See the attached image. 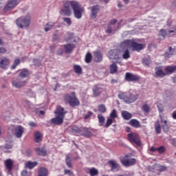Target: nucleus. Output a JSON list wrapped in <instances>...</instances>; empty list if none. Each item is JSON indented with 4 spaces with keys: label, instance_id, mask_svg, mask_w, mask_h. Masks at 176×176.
Listing matches in <instances>:
<instances>
[{
    "label": "nucleus",
    "instance_id": "dca6fc26",
    "mask_svg": "<svg viewBox=\"0 0 176 176\" xmlns=\"http://www.w3.org/2000/svg\"><path fill=\"white\" fill-rule=\"evenodd\" d=\"M27 81L21 80L19 78L14 79L12 82L13 87H16V89H20V87H23V86H25Z\"/></svg>",
    "mask_w": 176,
    "mask_h": 176
},
{
    "label": "nucleus",
    "instance_id": "052dcab7",
    "mask_svg": "<svg viewBox=\"0 0 176 176\" xmlns=\"http://www.w3.org/2000/svg\"><path fill=\"white\" fill-rule=\"evenodd\" d=\"M33 63L35 67H39L41 65V60L38 59H34Z\"/></svg>",
    "mask_w": 176,
    "mask_h": 176
},
{
    "label": "nucleus",
    "instance_id": "a878e982",
    "mask_svg": "<svg viewBox=\"0 0 176 176\" xmlns=\"http://www.w3.org/2000/svg\"><path fill=\"white\" fill-rule=\"evenodd\" d=\"M129 124L135 129H140V127H141V122H140L137 119L131 120Z\"/></svg>",
    "mask_w": 176,
    "mask_h": 176
},
{
    "label": "nucleus",
    "instance_id": "7c9ffc66",
    "mask_svg": "<svg viewBox=\"0 0 176 176\" xmlns=\"http://www.w3.org/2000/svg\"><path fill=\"white\" fill-rule=\"evenodd\" d=\"M121 115L124 120H130V119L133 118V114H131V113H129L127 111H122Z\"/></svg>",
    "mask_w": 176,
    "mask_h": 176
},
{
    "label": "nucleus",
    "instance_id": "5701e85b",
    "mask_svg": "<svg viewBox=\"0 0 176 176\" xmlns=\"http://www.w3.org/2000/svg\"><path fill=\"white\" fill-rule=\"evenodd\" d=\"M93 94L94 97H98L102 93V87H101V85H95L93 89Z\"/></svg>",
    "mask_w": 176,
    "mask_h": 176
},
{
    "label": "nucleus",
    "instance_id": "09e8293b",
    "mask_svg": "<svg viewBox=\"0 0 176 176\" xmlns=\"http://www.w3.org/2000/svg\"><path fill=\"white\" fill-rule=\"evenodd\" d=\"M142 111H144V112H146V113H149V111H151V107H149V105L145 104L142 107Z\"/></svg>",
    "mask_w": 176,
    "mask_h": 176
},
{
    "label": "nucleus",
    "instance_id": "f704fd0d",
    "mask_svg": "<svg viewBox=\"0 0 176 176\" xmlns=\"http://www.w3.org/2000/svg\"><path fill=\"white\" fill-rule=\"evenodd\" d=\"M109 69L110 74H116V72H118V65H116V63L113 62L110 65Z\"/></svg>",
    "mask_w": 176,
    "mask_h": 176
},
{
    "label": "nucleus",
    "instance_id": "4468645a",
    "mask_svg": "<svg viewBox=\"0 0 176 176\" xmlns=\"http://www.w3.org/2000/svg\"><path fill=\"white\" fill-rule=\"evenodd\" d=\"M10 64V60L9 58L3 56L0 58V68L1 69H8Z\"/></svg>",
    "mask_w": 176,
    "mask_h": 176
},
{
    "label": "nucleus",
    "instance_id": "72a5a7b5",
    "mask_svg": "<svg viewBox=\"0 0 176 176\" xmlns=\"http://www.w3.org/2000/svg\"><path fill=\"white\" fill-rule=\"evenodd\" d=\"M65 41L67 42H76V41L74 39V34L67 32L65 37Z\"/></svg>",
    "mask_w": 176,
    "mask_h": 176
},
{
    "label": "nucleus",
    "instance_id": "5fc2aeb1",
    "mask_svg": "<svg viewBox=\"0 0 176 176\" xmlns=\"http://www.w3.org/2000/svg\"><path fill=\"white\" fill-rule=\"evenodd\" d=\"M19 64H20V59H15L13 65L11 66L12 69H16V67Z\"/></svg>",
    "mask_w": 176,
    "mask_h": 176
},
{
    "label": "nucleus",
    "instance_id": "8fccbe9b",
    "mask_svg": "<svg viewBox=\"0 0 176 176\" xmlns=\"http://www.w3.org/2000/svg\"><path fill=\"white\" fill-rule=\"evenodd\" d=\"M93 58V56H91V54L88 53L85 56V63H91V60Z\"/></svg>",
    "mask_w": 176,
    "mask_h": 176
},
{
    "label": "nucleus",
    "instance_id": "49530a36",
    "mask_svg": "<svg viewBox=\"0 0 176 176\" xmlns=\"http://www.w3.org/2000/svg\"><path fill=\"white\" fill-rule=\"evenodd\" d=\"M142 63L144 65H151L152 64V60H151V57L148 56V58H145L142 60Z\"/></svg>",
    "mask_w": 176,
    "mask_h": 176
},
{
    "label": "nucleus",
    "instance_id": "20e7f679",
    "mask_svg": "<svg viewBox=\"0 0 176 176\" xmlns=\"http://www.w3.org/2000/svg\"><path fill=\"white\" fill-rule=\"evenodd\" d=\"M118 98L124 100L126 104H131V102H134L138 98V96L131 93L122 92L118 94Z\"/></svg>",
    "mask_w": 176,
    "mask_h": 176
},
{
    "label": "nucleus",
    "instance_id": "e2e57ef3",
    "mask_svg": "<svg viewBox=\"0 0 176 176\" xmlns=\"http://www.w3.org/2000/svg\"><path fill=\"white\" fill-rule=\"evenodd\" d=\"M28 96L29 97H31L32 98H35L36 97L35 93H34V91H29L28 93Z\"/></svg>",
    "mask_w": 176,
    "mask_h": 176
},
{
    "label": "nucleus",
    "instance_id": "603ef678",
    "mask_svg": "<svg viewBox=\"0 0 176 176\" xmlns=\"http://www.w3.org/2000/svg\"><path fill=\"white\" fill-rule=\"evenodd\" d=\"M74 69L76 74H80V72H82V67H80V66H79L78 65H75L74 66Z\"/></svg>",
    "mask_w": 176,
    "mask_h": 176
},
{
    "label": "nucleus",
    "instance_id": "a18cd8bd",
    "mask_svg": "<svg viewBox=\"0 0 176 176\" xmlns=\"http://www.w3.org/2000/svg\"><path fill=\"white\" fill-rule=\"evenodd\" d=\"M53 27H54V23H52V22L48 23L45 28V32H48V31H50L53 28Z\"/></svg>",
    "mask_w": 176,
    "mask_h": 176
},
{
    "label": "nucleus",
    "instance_id": "a19ab883",
    "mask_svg": "<svg viewBox=\"0 0 176 176\" xmlns=\"http://www.w3.org/2000/svg\"><path fill=\"white\" fill-rule=\"evenodd\" d=\"M154 127H155V133L157 134H160V133H162V126H160V123H159V121H157L155 123Z\"/></svg>",
    "mask_w": 176,
    "mask_h": 176
},
{
    "label": "nucleus",
    "instance_id": "f8f14e48",
    "mask_svg": "<svg viewBox=\"0 0 176 176\" xmlns=\"http://www.w3.org/2000/svg\"><path fill=\"white\" fill-rule=\"evenodd\" d=\"M160 119L161 127L162 130L164 131V133H167V131H168L170 129V125L167 122V119H166V118L162 116H160Z\"/></svg>",
    "mask_w": 176,
    "mask_h": 176
},
{
    "label": "nucleus",
    "instance_id": "ddd939ff",
    "mask_svg": "<svg viewBox=\"0 0 176 176\" xmlns=\"http://www.w3.org/2000/svg\"><path fill=\"white\" fill-rule=\"evenodd\" d=\"M19 5V2L17 0H10L8 3L4 7V12H8L9 10H12V9H14L16 6Z\"/></svg>",
    "mask_w": 176,
    "mask_h": 176
},
{
    "label": "nucleus",
    "instance_id": "4d7b16f0",
    "mask_svg": "<svg viewBox=\"0 0 176 176\" xmlns=\"http://www.w3.org/2000/svg\"><path fill=\"white\" fill-rule=\"evenodd\" d=\"M165 151H166V148H164V146H161L157 148V152H158V153H164Z\"/></svg>",
    "mask_w": 176,
    "mask_h": 176
},
{
    "label": "nucleus",
    "instance_id": "7ed1b4c3",
    "mask_svg": "<svg viewBox=\"0 0 176 176\" xmlns=\"http://www.w3.org/2000/svg\"><path fill=\"white\" fill-rule=\"evenodd\" d=\"M122 53H123V51L120 49L110 50L108 52L107 57L110 60H116V63H120L122 61Z\"/></svg>",
    "mask_w": 176,
    "mask_h": 176
},
{
    "label": "nucleus",
    "instance_id": "c9c22d12",
    "mask_svg": "<svg viewBox=\"0 0 176 176\" xmlns=\"http://www.w3.org/2000/svg\"><path fill=\"white\" fill-rule=\"evenodd\" d=\"M81 133L84 137H91V131L87 128L81 129Z\"/></svg>",
    "mask_w": 176,
    "mask_h": 176
},
{
    "label": "nucleus",
    "instance_id": "bf43d9fd",
    "mask_svg": "<svg viewBox=\"0 0 176 176\" xmlns=\"http://www.w3.org/2000/svg\"><path fill=\"white\" fill-rule=\"evenodd\" d=\"M93 115V112L91 111H87V113L85 114L84 119L85 120H88V119H90V116Z\"/></svg>",
    "mask_w": 176,
    "mask_h": 176
},
{
    "label": "nucleus",
    "instance_id": "473e14b6",
    "mask_svg": "<svg viewBox=\"0 0 176 176\" xmlns=\"http://www.w3.org/2000/svg\"><path fill=\"white\" fill-rule=\"evenodd\" d=\"M122 51L121 56L124 60H129L130 58V51L129 49L126 50H121Z\"/></svg>",
    "mask_w": 176,
    "mask_h": 176
},
{
    "label": "nucleus",
    "instance_id": "13d9d810",
    "mask_svg": "<svg viewBox=\"0 0 176 176\" xmlns=\"http://www.w3.org/2000/svg\"><path fill=\"white\" fill-rule=\"evenodd\" d=\"M64 23H66L67 25H71L72 24V21H71V18H63Z\"/></svg>",
    "mask_w": 176,
    "mask_h": 176
},
{
    "label": "nucleus",
    "instance_id": "4c0bfd02",
    "mask_svg": "<svg viewBox=\"0 0 176 176\" xmlns=\"http://www.w3.org/2000/svg\"><path fill=\"white\" fill-rule=\"evenodd\" d=\"M34 140L37 143H39L40 141H42V133L38 131H36L34 133Z\"/></svg>",
    "mask_w": 176,
    "mask_h": 176
},
{
    "label": "nucleus",
    "instance_id": "6ab92c4d",
    "mask_svg": "<svg viewBox=\"0 0 176 176\" xmlns=\"http://www.w3.org/2000/svg\"><path fill=\"white\" fill-rule=\"evenodd\" d=\"M155 78H164L167 74L166 72H163V68L160 66L156 67L155 68Z\"/></svg>",
    "mask_w": 176,
    "mask_h": 176
},
{
    "label": "nucleus",
    "instance_id": "c85d7f7f",
    "mask_svg": "<svg viewBox=\"0 0 176 176\" xmlns=\"http://www.w3.org/2000/svg\"><path fill=\"white\" fill-rule=\"evenodd\" d=\"M94 60L96 63H100V61H102V54L101 52L96 51L94 52Z\"/></svg>",
    "mask_w": 176,
    "mask_h": 176
},
{
    "label": "nucleus",
    "instance_id": "412c9836",
    "mask_svg": "<svg viewBox=\"0 0 176 176\" xmlns=\"http://www.w3.org/2000/svg\"><path fill=\"white\" fill-rule=\"evenodd\" d=\"M24 133V127L22 126H17L15 128L14 135L16 138H21L23 134Z\"/></svg>",
    "mask_w": 176,
    "mask_h": 176
},
{
    "label": "nucleus",
    "instance_id": "69168bd1",
    "mask_svg": "<svg viewBox=\"0 0 176 176\" xmlns=\"http://www.w3.org/2000/svg\"><path fill=\"white\" fill-rule=\"evenodd\" d=\"M12 146H13V144H12V143L6 144L5 148L6 149H12Z\"/></svg>",
    "mask_w": 176,
    "mask_h": 176
},
{
    "label": "nucleus",
    "instance_id": "2f4dec72",
    "mask_svg": "<svg viewBox=\"0 0 176 176\" xmlns=\"http://www.w3.org/2000/svg\"><path fill=\"white\" fill-rule=\"evenodd\" d=\"M19 76V78H21L22 79L28 78V76H30V71H28V69H23L21 71Z\"/></svg>",
    "mask_w": 176,
    "mask_h": 176
},
{
    "label": "nucleus",
    "instance_id": "f257e3e1",
    "mask_svg": "<svg viewBox=\"0 0 176 176\" xmlns=\"http://www.w3.org/2000/svg\"><path fill=\"white\" fill-rule=\"evenodd\" d=\"M54 113L56 117L51 120L52 123L53 124H56V126L63 124L64 122V118H65V113H67V111H65L64 108L61 107V106H58Z\"/></svg>",
    "mask_w": 176,
    "mask_h": 176
},
{
    "label": "nucleus",
    "instance_id": "37998d69",
    "mask_svg": "<svg viewBox=\"0 0 176 176\" xmlns=\"http://www.w3.org/2000/svg\"><path fill=\"white\" fill-rule=\"evenodd\" d=\"M88 170H89L90 176L98 175V170H97L96 168H89Z\"/></svg>",
    "mask_w": 176,
    "mask_h": 176
},
{
    "label": "nucleus",
    "instance_id": "58836bf2",
    "mask_svg": "<svg viewBox=\"0 0 176 176\" xmlns=\"http://www.w3.org/2000/svg\"><path fill=\"white\" fill-rule=\"evenodd\" d=\"M155 168H157V171L160 173H163L164 171H167L168 168L166 165H157Z\"/></svg>",
    "mask_w": 176,
    "mask_h": 176
},
{
    "label": "nucleus",
    "instance_id": "6e6552de",
    "mask_svg": "<svg viewBox=\"0 0 176 176\" xmlns=\"http://www.w3.org/2000/svg\"><path fill=\"white\" fill-rule=\"evenodd\" d=\"M120 162L125 167H130V166H134L136 163V160L134 158H131L130 155H126L124 157H121Z\"/></svg>",
    "mask_w": 176,
    "mask_h": 176
},
{
    "label": "nucleus",
    "instance_id": "864d4df0",
    "mask_svg": "<svg viewBox=\"0 0 176 176\" xmlns=\"http://www.w3.org/2000/svg\"><path fill=\"white\" fill-rule=\"evenodd\" d=\"M113 122V119L111 118H107L106 124L104 126V127H106L107 129L108 127H109V126H111V124H112Z\"/></svg>",
    "mask_w": 176,
    "mask_h": 176
},
{
    "label": "nucleus",
    "instance_id": "aec40b11",
    "mask_svg": "<svg viewBox=\"0 0 176 176\" xmlns=\"http://www.w3.org/2000/svg\"><path fill=\"white\" fill-rule=\"evenodd\" d=\"M64 47V52L67 54L69 53H72L74 52V49L76 47V45L75 44H71V43H67L63 45Z\"/></svg>",
    "mask_w": 176,
    "mask_h": 176
},
{
    "label": "nucleus",
    "instance_id": "0eeeda50",
    "mask_svg": "<svg viewBox=\"0 0 176 176\" xmlns=\"http://www.w3.org/2000/svg\"><path fill=\"white\" fill-rule=\"evenodd\" d=\"M75 1H65L63 4V8L60 11L61 16H71L72 14L71 11V6L72 7V3Z\"/></svg>",
    "mask_w": 176,
    "mask_h": 176
},
{
    "label": "nucleus",
    "instance_id": "1a4fd4ad",
    "mask_svg": "<svg viewBox=\"0 0 176 176\" xmlns=\"http://www.w3.org/2000/svg\"><path fill=\"white\" fill-rule=\"evenodd\" d=\"M176 28H173L171 30L166 31L164 29H161L159 32L160 39H165L166 36H173L175 34Z\"/></svg>",
    "mask_w": 176,
    "mask_h": 176
},
{
    "label": "nucleus",
    "instance_id": "f3484780",
    "mask_svg": "<svg viewBox=\"0 0 176 176\" xmlns=\"http://www.w3.org/2000/svg\"><path fill=\"white\" fill-rule=\"evenodd\" d=\"M109 164L111 166L113 173H118L120 170V165L116 160L109 161Z\"/></svg>",
    "mask_w": 176,
    "mask_h": 176
},
{
    "label": "nucleus",
    "instance_id": "cd10ccee",
    "mask_svg": "<svg viewBox=\"0 0 176 176\" xmlns=\"http://www.w3.org/2000/svg\"><path fill=\"white\" fill-rule=\"evenodd\" d=\"M35 151L38 156H46V155H47V151L45 147H43L42 148H36Z\"/></svg>",
    "mask_w": 176,
    "mask_h": 176
},
{
    "label": "nucleus",
    "instance_id": "e433bc0d",
    "mask_svg": "<svg viewBox=\"0 0 176 176\" xmlns=\"http://www.w3.org/2000/svg\"><path fill=\"white\" fill-rule=\"evenodd\" d=\"M66 164L69 168H72V158L71 157V154H67L66 155Z\"/></svg>",
    "mask_w": 176,
    "mask_h": 176
},
{
    "label": "nucleus",
    "instance_id": "423d86ee",
    "mask_svg": "<svg viewBox=\"0 0 176 176\" xmlns=\"http://www.w3.org/2000/svg\"><path fill=\"white\" fill-rule=\"evenodd\" d=\"M64 100L66 102H68L70 107H78L80 103L79 100L76 98V96H75V92L72 93V96L69 94H66L64 96Z\"/></svg>",
    "mask_w": 176,
    "mask_h": 176
},
{
    "label": "nucleus",
    "instance_id": "4be33fe9",
    "mask_svg": "<svg viewBox=\"0 0 176 176\" xmlns=\"http://www.w3.org/2000/svg\"><path fill=\"white\" fill-rule=\"evenodd\" d=\"M116 20L113 19L111 21L108 29L106 30L107 34H111L112 31H116Z\"/></svg>",
    "mask_w": 176,
    "mask_h": 176
},
{
    "label": "nucleus",
    "instance_id": "ea45409f",
    "mask_svg": "<svg viewBox=\"0 0 176 176\" xmlns=\"http://www.w3.org/2000/svg\"><path fill=\"white\" fill-rule=\"evenodd\" d=\"M36 166H38V162H36L29 161L25 164V167L30 169L34 168V167H36Z\"/></svg>",
    "mask_w": 176,
    "mask_h": 176
},
{
    "label": "nucleus",
    "instance_id": "9b49d317",
    "mask_svg": "<svg viewBox=\"0 0 176 176\" xmlns=\"http://www.w3.org/2000/svg\"><path fill=\"white\" fill-rule=\"evenodd\" d=\"M125 80H126V82H137L140 80V76L137 74L127 72L125 74Z\"/></svg>",
    "mask_w": 176,
    "mask_h": 176
},
{
    "label": "nucleus",
    "instance_id": "bb28decb",
    "mask_svg": "<svg viewBox=\"0 0 176 176\" xmlns=\"http://www.w3.org/2000/svg\"><path fill=\"white\" fill-rule=\"evenodd\" d=\"M174 53H175V49L168 47V50H166L165 52V57L170 58L174 56Z\"/></svg>",
    "mask_w": 176,
    "mask_h": 176
},
{
    "label": "nucleus",
    "instance_id": "9d476101",
    "mask_svg": "<svg viewBox=\"0 0 176 176\" xmlns=\"http://www.w3.org/2000/svg\"><path fill=\"white\" fill-rule=\"evenodd\" d=\"M128 140L131 144H135L137 146H141V140L137 133H131L128 134Z\"/></svg>",
    "mask_w": 176,
    "mask_h": 176
},
{
    "label": "nucleus",
    "instance_id": "f03ea898",
    "mask_svg": "<svg viewBox=\"0 0 176 176\" xmlns=\"http://www.w3.org/2000/svg\"><path fill=\"white\" fill-rule=\"evenodd\" d=\"M72 9L73 10L75 19L80 20L83 13H85V8L81 6L78 1H74V2L72 3Z\"/></svg>",
    "mask_w": 176,
    "mask_h": 176
},
{
    "label": "nucleus",
    "instance_id": "79ce46f5",
    "mask_svg": "<svg viewBox=\"0 0 176 176\" xmlns=\"http://www.w3.org/2000/svg\"><path fill=\"white\" fill-rule=\"evenodd\" d=\"M38 176H47V169L41 167L38 170Z\"/></svg>",
    "mask_w": 176,
    "mask_h": 176
},
{
    "label": "nucleus",
    "instance_id": "b1692460",
    "mask_svg": "<svg viewBox=\"0 0 176 176\" xmlns=\"http://www.w3.org/2000/svg\"><path fill=\"white\" fill-rule=\"evenodd\" d=\"M99 11H100V6H94L91 8V18L96 19V17H97V14Z\"/></svg>",
    "mask_w": 176,
    "mask_h": 176
},
{
    "label": "nucleus",
    "instance_id": "338daca9",
    "mask_svg": "<svg viewBox=\"0 0 176 176\" xmlns=\"http://www.w3.org/2000/svg\"><path fill=\"white\" fill-rule=\"evenodd\" d=\"M149 151L151 152H157V148H155L154 146H151L150 148H149Z\"/></svg>",
    "mask_w": 176,
    "mask_h": 176
},
{
    "label": "nucleus",
    "instance_id": "de8ad7c7",
    "mask_svg": "<svg viewBox=\"0 0 176 176\" xmlns=\"http://www.w3.org/2000/svg\"><path fill=\"white\" fill-rule=\"evenodd\" d=\"M98 111L101 113H105V112H107V107H105V105L104 104H100L98 106Z\"/></svg>",
    "mask_w": 176,
    "mask_h": 176
},
{
    "label": "nucleus",
    "instance_id": "39448f33",
    "mask_svg": "<svg viewBox=\"0 0 176 176\" xmlns=\"http://www.w3.org/2000/svg\"><path fill=\"white\" fill-rule=\"evenodd\" d=\"M31 23V17L30 15L25 16H21L16 20V25L19 28H27Z\"/></svg>",
    "mask_w": 176,
    "mask_h": 176
},
{
    "label": "nucleus",
    "instance_id": "393cba45",
    "mask_svg": "<svg viewBox=\"0 0 176 176\" xmlns=\"http://www.w3.org/2000/svg\"><path fill=\"white\" fill-rule=\"evenodd\" d=\"M4 164L7 170L9 171V173H10V171H12L13 169V160L11 159H8L4 161Z\"/></svg>",
    "mask_w": 176,
    "mask_h": 176
},
{
    "label": "nucleus",
    "instance_id": "c756f323",
    "mask_svg": "<svg viewBox=\"0 0 176 176\" xmlns=\"http://www.w3.org/2000/svg\"><path fill=\"white\" fill-rule=\"evenodd\" d=\"M175 71H176V65L168 66L165 68V74H166V75H171V74H174Z\"/></svg>",
    "mask_w": 176,
    "mask_h": 176
},
{
    "label": "nucleus",
    "instance_id": "774afa93",
    "mask_svg": "<svg viewBox=\"0 0 176 176\" xmlns=\"http://www.w3.org/2000/svg\"><path fill=\"white\" fill-rule=\"evenodd\" d=\"M28 172L27 170H23L21 173V176H27Z\"/></svg>",
    "mask_w": 176,
    "mask_h": 176
},
{
    "label": "nucleus",
    "instance_id": "3c124183",
    "mask_svg": "<svg viewBox=\"0 0 176 176\" xmlns=\"http://www.w3.org/2000/svg\"><path fill=\"white\" fill-rule=\"evenodd\" d=\"M72 131L74 134H79V133H81L82 129H80L79 127H77V126H73L72 128Z\"/></svg>",
    "mask_w": 176,
    "mask_h": 176
},
{
    "label": "nucleus",
    "instance_id": "0e129e2a",
    "mask_svg": "<svg viewBox=\"0 0 176 176\" xmlns=\"http://www.w3.org/2000/svg\"><path fill=\"white\" fill-rule=\"evenodd\" d=\"M6 52H7L6 48L3 47H0V54H5Z\"/></svg>",
    "mask_w": 176,
    "mask_h": 176
},
{
    "label": "nucleus",
    "instance_id": "6e6d98bb",
    "mask_svg": "<svg viewBox=\"0 0 176 176\" xmlns=\"http://www.w3.org/2000/svg\"><path fill=\"white\" fill-rule=\"evenodd\" d=\"M115 118H118V113H116V110L113 109L110 113V118L115 119Z\"/></svg>",
    "mask_w": 176,
    "mask_h": 176
},
{
    "label": "nucleus",
    "instance_id": "c03bdc74",
    "mask_svg": "<svg viewBox=\"0 0 176 176\" xmlns=\"http://www.w3.org/2000/svg\"><path fill=\"white\" fill-rule=\"evenodd\" d=\"M98 119L99 120L100 126H104V123H105V117L102 116V114H98Z\"/></svg>",
    "mask_w": 176,
    "mask_h": 176
},
{
    "label": "nucleus",
    "instance_id": "a211bd4d",
    "mask_svg": "<svg viewBox=\"0 0 176 176\" xmlns=\"http://www.w3.org/2000/svg\"><path fill=\"white\" fill-rule=\"evenodd\" d=\"M133 41L131 40H125L120 43V50H126L129 47H131Z\"/></svg>",
    "mask_w": 176,
    "mask_h": 176
},
{
    "label": "nucleus",
    "instance_id": "2eb2a0df",
    "mask_svg": "<svg viewBox=\"0 0 176 176\" xmlns=\"http://www.w3.org/2000/svg\"><path fill=\"white\" fill-rule=\"evenodd\" d=\"M146 47V44H141L132 41L131 47L135 52H141V50H144V48Z\"/></svg>",
    "mask_w": 176,
    "mask_h": 176
},
{
    "label": "nucleus",
    "instance_id": "680f3d73",
    "mask_svg": "<svg viewBox=\"0 0 176 176\" xmlns=\"http://www.w3.org/2000/svg\"><path fill=\"white\" fill-rule=\"evenodd\" d=\"M65 175L72 176V175H74V172H72V170H69L68 169H66V170H65Z\"/></svg>",
    "mask_w": 176,
    "mask_h": 176
}]
</instances>
